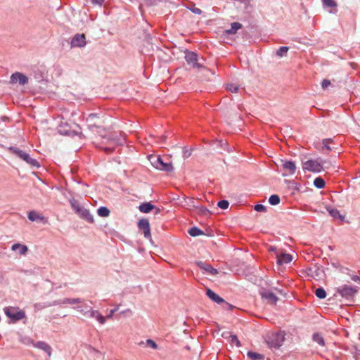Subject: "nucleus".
<instances>
[{"label":"nucleus","mask_w":360,"mask_h":360,"mask_svg":"<svg viewBox=\"0 0 360 360\" xmlns=\"http://www.w3.org/2000/svg\"><path fill=\"white\" fill-rule=\"evenodd\" d=\"M90 351L91 352H92L94 354H100L99 351L96 349L95 348H93V347H90Z\"/></svg>","instance_id":"603ef678"},{"label":"nucleus","mask_w":360,"mask_h":360,"mask_svg":"<svg viewBox=\"0 0 360 360\" xmlns=\"http://www.w3.org/2000/svg\"><path fill=\"white\" fill-rule=\"evenodd\" d=\"M34 347L37 349H39L41 350H43L48 354L49 356H51V353H52L51 347L46 342H44V341L37 342L34 344Z\"/></svg>","instance_id":"6ab92c4d"},{"label":"nucleus","mask_w":360,"mask_h":360,"mask_svg":"<svg viewBox=\"0 0 360 360\" xmlns=\"http://www.w3.org/2000/svg\"><path fill=\"white\" fill-rule=\"evenodd\" d=\"M151 163L154 167L160 170L170 172L173 170V167L171 163H165L160 157L151 158Z\"/></svg>","instance_id":"0eeeda50"},{"label":"nucleus","mask_w":360,"mask_h":360,"mask_svg":"<svg viewBox=\"0 0 360 360\" xmlns=\"http://www.w3.org/2000/svg\"><path fill=\"white\" fill-rule=\"evenodd\" d=\"M86 45V38L84 34H77L71 41L72 47H84Z\"/></svg>","instance_id":"dca6fc26"},{"label":"nucleus","mask_w":360,"mask_h":360,"mask_svg":"<svg viewBox=\"0 0 360 360\" xmlns=\"http://www.w3.org/2000/svg\"><path fill=\"white\" fill-rule=\"evenodd\" d=\"M332 142L330 139H326L323 140V144L324 148H326L328 150H331V148L329 146V143Z\"/></svg>","instance_id":"37998d69"},{"label":"nucleus","mask_w":360,"mask_h":360,"mask_svg":"<svg viewBox=\"0 0 360 360\" xmlns=\"http://www.w3.org/2000/svg\"><path fill=\"white\" fill-rule=\"evenodd\" d=\"M159 212H160V209H158V208H156V212H155V214H158V213H159Z\"/></svg>","instance_id":"13d9d810"},{"label":"nucleus","mask_w":360,"mask_h":360,"mask_svg":"<svg viewBox=\"0 0 360 360\" xmlns=\"http://www.w3.org/2000/svg\"><path fill=\"white\" fill-rule=\"evenodd\" d=\"M60 133L65 135H71L72 132H68L67 131H62L61 129L59 130Z\"/></svg>","instance_id":"864d4df0"},{"label":"nucleus","mask_w":360,"mask_h":360,"mask_svg":"<svg viewBox=\"0 0 360 360\" xmlns=\"http://www.w3.org/2000/svg\"><path fill=\"white\" fill-rule=\"evenodd\" d=\"M277 263L279 265L287 264L292 262V256L288 253H282L281 252H276Z\"/></svg>","instance_id":"f3484780"},{"label":"nucleus","mask_w":360,"mask_h":360,"mask_svg":"<svg viewBox=\"0 0 360 360\" xmlns=\"http://www.w3.org/2000/svg\"><path fill=\"white\" fill-rule=\"evenodd\" d=\"M6 315L14 321H20L25 317L23 311L14 307H8L4 309Z\"/></svg>","instance_id":"423d86ee"},{"label":"nucleus","mask_w":360,"mask_h":360,"mask_svg":"<svg viewBox=\"0 0 360 360\" xmlns=\"http://www.w3.org/2000/svg\"><path fill=\"white\" fill-rule=\"evenodd\" d=\"M118 309H119V306H117L114 309H110L109 314L106 316V317H105V319H112L113 316V314L118 310Z\"/></svg>","instance_id":"c03bdc74"},{"label":"nucleus","mask_w":360,"mask_h":360,"mask_svg":"<svg viewBox=\"0 0 360 360\" xmlns=\"http://www.w3.org/2000/svg\"><path fill=\"white\" fill-rule=\"evenodd\" d=\"M269 250H270V251H276V248H274V247H271V248H269Z\"/></svg>","instance_id":"6e6d98bb"},{"label":"nucleus","mask_w":360,"mask_h":360,"mask_svg":"<svg viewBox=\"0 0 360 360\" xmlns=\"http://www.w3.org/2000/svg\"><path fill=\"white\" fill-rule=\"evenodd\" d=\"M326 210L330 214L331 217H333L335 219H340V221H343L345 219V216L342 215L340 212L335 209L332 207L331 206H326Z\"/></svg>","instance_id":"412c9836"},{"label":"nucleus","mask_w":360,"mask_h":360,"mask_svg":"<svg viewBox=\"0 0 360 360\" xmlns=\"http://www.w3.org/2000/svg\"><path fill=\"white\" fill-rule=\"evenodd\" d=\"M188 233L193 237L203 235L204 233L200 229L197 227H192L188 230Z\"/></svg>","instance_id":"c85d7f7f"},{"label":"nucleus","mask_w":360,"mask_h":360,"mask_svg":"<svg viewBox=\"0 0 360 360\" xmlns=\"http://www.w3.org/2000/svg\"><path fill=\"white\" fill-rule=\"evenodd\" d=\"M356 292L357 290L355 287H352L349 285H343L338 289V292L342 297H345L347 299L352 297L356 294Z\"/></svg>","instance_id":"1a4fd4ad"},{"label":"nucleus","mask_w":360,"mask_h":360,"mask_svg":"<svg viewBox=\"0 0 360 360\" xmlns=\"http://www.w3.org/2000/svg\"><path fill=\"white\" fill-rule=\"evenodd\" d=\"M284 340L285 337L283 333H274L269 337L268 344L271 347L278 348L283 345Z\"/></svg>","instance_id":"6e6552de"},{"label":"nucleus","mask_w":360,"mask_h":360,"mask_svg":"<svg viewBox=\"0 0 360 360\" xmlns=\"http://www.w3.org/2000/svg\"><path fill=\"white\" fill-rule=\"evenodd\" d=\"M324 161L322 160H309L303 162L302 168L312 172H321L323 170Z\"/></svg>","instance_id":"39448f33"},{"label":"nucleus","mask_w":360,"mask_h":360,"mask_svg":"<svg viewBox=\"0 0 360 360\" xmlns=\"http://www.w3.org/2000/svg\"><path fill=\"white\" fill-rule=\"evenodd\" d=\"M255 210L257 212H265L266 210V207L262 204H257L255 206Z\"/></svg>","instance_id":"a18cd8bd"},{"label":"nucleus","mask_w":360,"mask_h":360,"mask_svg":"<svg viewBox=\"0 0 360 360\" xmlns=\"http://www.w3.org/2000/svg\"><path fill=\"white\" fill-rule=\"evenodd\" d=\"M199 201L193 198H187L184 199V206L188 210H194L198 207Z\"/></svg>","instance_id":"4be33fe9"},{"label":"nucleus","mask_w":360,"mask_h":360,"mask_svg":"<svg viewBox=\"0 0 360 360\" xmlns=\"http://www.w3.org/2000/svg\"><path fill=\"white\" fill-rule=\"evenodd\" d=\"M97 213L100 217H107L110 215V210L106 207H100Z\"/></svg>","instance_id":"cd10ccee"},{"label":"nucleus","mask_w":360,"mask_h":360,"mask_svg":"<svg viewBox=\"0 0 360 360\" xmlns=\"http://www.w3.org/2000/svg\"><path fill=\"white\" fill-rule=\"evenodd\" d=\"M167 138V135H163L160 137H159V141H158V143H162L165 141V140Z\"/></svg>","instance_id":"8fccbe9b"},{"label":"nucleus","mask_w":360,"mask_h":360,"mask_svg":"<svg viewBox=\"0 0 360 360\" xmlns=\"http://www.w3.org/2000/svg\"><path fill=\"white\" fill-rule=\"evenodd\" d=\"M322 3L325 8H334L337 7V3L335 0H322Z\"/></svg>","instance_id":"bb28decb"},{"label":"nucleus","mask_w":360,"mask_h":360,"mask_svg":"<svg viewBox=\"0 0 360 360\" xmlns=\"http://www.w3.org/2000/svg\"><path fill=\"white\" fill-rule=\"evenodd\" d=\"M195 264L202 270L204 271V273L207 274L212 276H216L219 274V271L214 269L212 266L209 264H207L202 261H197L195 262Z\"/></svg>","instance_id":"9d476101"},{"label":"nucleus","mask_w":360,"mask_h":360,"mask_svg":"<svg viewBox=\"0 0 360 360\" xmlns=\"http://www.w3.org/2000/svg\"><path fill=\"white\" fill-rule=\"evenodd\" d=\"M188 8L195 14L200 15L202 13V11L200 8L195 7L194 5L191 7H188Z\"/></svg>","instance_id":"79ce46f5"},{"label":"nucleus","mask_w":360,"mask_h":360,"mask_svg":"<svg viewBox=\"0 0 360 360\" xmlns=\"http://www.w3.org/2000/svg\"><path fill=\"white\" fill-rule=\"evenodd\" d=\"M70 203L72 210L80 218L89 223H93L94 221V217L92 214H91L90 212L82 206L77 200L73 198L70 199Z\"/></svg>","instance_id":"7ed1b4c3"},{"label":"nucleus","mask_w":360,"mask_h":360,"mask_svg":"<svg viewBox=\"0 0 360 360\" xmlns=\"http://www.w3.org/2000/svg\"><path fill=\"white\" fill-rule=\"evenodd\" d=\"M288 49V46H281L277 50L276 55L279 57H283L286 55Z\"/></svg>","instance_id":"72a5a7b5"},{"label":"nucleus","mask_w":360,"mask_h":360,"mask_svg":"<svg viewBox=\"0 0 360 360\" xmlns=\"http://www.w3.org/2000/svg\"><path fill=\"white\" fill-rule=\"evenodd\" d=\"M355 358H356V360H360L357 353L355 354Z\"/></svg>","instance_id":"4d7b16f0"},{"label":"nucleus","mask_w":360,"mask_h":360,"mask_svg":"<svg viewBox=\"0 0 360 360\" xmlns=\"http://www.w3.org/2000/svg\"><path fill=\"white\" fill-rule=\"evenodd\" d=\"M313 340L321 346H324L325 345L323 338L319 333H314L313 335Z\"/></svg>","instance_id":"2f4dec72"},{"label":"nucleus","mask_w":360,"mask_h":360,"mask_svg":"<svg viewBox=\"0 0 360 360\" xmlns=\"http://www.w3.org/2000/svg\"><path fill=\"white\" fill-rule=\"evenodd\" d=\"M314 185L317 188H322L325 186V181L321 177H317L314 181Z\"/></svg>","instance_id":"7c9ffc66"},{"label":"nucleus","mask_w":360,"mask_h":360,"mask_svg":"<svg viewBox=\"0 0 360 360\" xmlns=\"http://www.w3.org/2000/svg\"><path fill=\"white\" fill-rule=\"evenodd\" d=\"M80 302L76 304L72 308L86 318H94L99 323L104 324L105 318L98 310H94L88 303L80 298Z\"/></svg>","instance_id":"f03ea898"},{"label":"nucleus","mask_w":360,"mask_h":360,"mask_svg":"<svg viewBox=\"0 0 360 360\" xmlns=\"http://www.w3.org/2000/svg\"><path fill=\"white\" fill-rule=\"evenodd\" d=\"M29 220H30L31 221H43L44 219V217L39 214V213H37V212L35 211H30L29 213H28V216H27Z\"/></svg>","instance_id":"a878e982"},{"label":"nucleus","mask_w":360,"mask_h":360,"mask_svg":"<svg viewBox=\"0 0 360 360\" xmlns=\"http://www.w3.org/2000/svg\"><path fill=\"white\" fill-rule=\"evenodd\" d=\"M260 295L263 299L266 300L270 304H275L278 300V297L274 293L269 290H262Z\"/></svg>","instance_id":"a211bd4d"},{"label":"nucleus","mask_w":360,"mask_h":360,"mask_svg":"<svg viewBox=\"0 0 360 360\" xmlns=\"http://www.w3.org/2000/svg\"><path fill=\"white\" fill-rule=\"evenodd\" d=\"M229 338H230V342L231 344H235L237 347L240 346V341L238 340V339L236 335H231Z\"/></svg>","instance_id":"e433bc0d"},{"label":"nucleus","mask_w":360,"mask_h":360,"mask_svg":"<svg viewBox=\"0 0 360 360\" xmlns=\"http://www.w3.org/2000/svg\"><path fill=\"white\" fill-rule=\"evenodd\" d=\"M229 202L226 200H220L218 202V207L222 210H226L229 207Z\"/></svg>","instance_id":"4c0bfd02"},{"label":"nucleus","mask_w":360,"mask_h":360,"mask_svg":"<svg viewBox=\"0 0 360 360\" xmlns=\"http://www.w3.org/2000/svg\"><path fill=\"white\" fill-rule=\"evenodd\" d=\"M281 162L282 167L285 171V173L283 174V176L292 175L295 173L297 167L294 162L288 160H281Z\"/></svg>","instance_id":"9b49d317"},{"label":"nucleus","mask_w":360,"mask_h":360,"mask_svg":"<svg viewBox=\"0 0 360 360\" xmlns=\"http://www.w3.org/2000/svg\"><path fill=\"white\" fill-rule=\"evenodd\" d=\"M21 342H22L25 345H32L34 346V344L35 343L34 340L29 338V337H25L20 340Z\"/></svg>","instance_id":"58836bf2"},{"label":"nucleus","mask_w":360,"mask_h":360,"mask_svg":"<svg viewBox=\"0 0 360 360\" xmlns=\"http://www.w3.org/2000/svg\"><path fill=\"white\" fill-rule=\"evenodd\" d=\"M11 250L18 252L20 255H25L28 252V248L21 243H15L11 246Z\"/></svg>","instance_id":"aec40b11"},{"label":"nucleus","mask_w":360,"mask_h":360,"mask_svg":"<svg viewBox=\"0 0 360 360\" xmlns=\"http://www.w3.org/2000/svg\"><path fill=\"white\" fill-rule=\"evenodd\" d=\"M248 356L253 360H257V359H263V356L260 354H258V353H255V352H248Z\"/></svg>","instance_id":"c9c22d12"},{"label":"nucleus","mask_w":360,"mask_h":360,"mask_svg":"<svg viewBox=\"0 0 360 360\" xmlns=\"http://www.w3.org/2000/svg\"><path fill=\"white\" fill-rule=\"evenodd\" d=\"M330 84V82L328 79H323L321 83L322 88L324 89L328 88Z\"/></svg>","instance_id":"49530a36"},{"label":"nucleus","mask_w":360,"mask_h":360,"mask_svg":"<svg viewBox=\"0 0 360 360\" xmlns=\"http://www.w3.org/2000/svg\"><path fill=\"white\" fill-rule=\"evenodd\" d=\"M80 298H63L60 300H57L53 301V302L51 304L53 306L55 305H60V306H65L66 304H70L73 307L76 304L80 302Z\"/></svg>","instance_id":"ddd939ff"},{"label":"nucleus","mask_w":360,"mask_h":360,"mask_svg":"<svg viewBox=\"0 0 360 360\" xmlns=\"http://www.w3.org/2000/svg\"><path fill=\"white\" fill-rule=\"evenodd\" d=\"M91 3L94 5L101 6L104 0H91Z\"/></svg>","instance_id":"09e8293b"},{"label":"nucleus","mask_w":360,"mask_h":360,"mask_svg":"<svg viewBox=\"0 0 360 360\" xmlns=\"http://www.w3.org/2000/svg\"><path fill=\"white\" fill-rule=\"evenodd\" d=\"M352 280L354 281H359V278L357 276H354L352 277Z\"/></svg>","instance_id":"5fc2aeb1"},{"label":"nucleus","mask_w":360,"mask_h":360,"mask_svg":"<svg viewBox=\"0 0 360 360\" xmlns=\"http://www.w3.org/2000/svg\"><path fill=\"white\" fill-rule=\"evenodd\" d=\"M191 155V151L184 149L183 150V157L184 159L189 158Z\"/></svg>","instance_id":"de8ad7c7"},{"label":"nucleus","mask_w":360,"mask_h":360,"mask_svg":"<svg viewBox=\"0 0 360 360\" xmlns=\"http://www.w3.org/2000/svg\"><path fill=\"white\" fill-rule=\"evenodd\" d=\"M241 27L242 25L240 22H235L231 23L230 29L226 30L225 32L228 34H236Z\"/></svg>","instance_id":"393cba45"},{"label":"nucleus","mask_w":360,"mask_h":360,"mask_svg":"<svg viewBox=\"0 0 360 360\" xmlns=\"http://www.w3.org/2000/svg\"><path fill=\"white\" fill-rule=\"evenodd\" d=\"M138 227L143 231L144 237L149 238L150 237V224L148 219H141L139 221Z\"/></svg>","instance_id":"2eb2a0df"},{"label":"nucleus","mask_w":360,"mask_h":360,"mask_svg":"<svg viewBox=\"0 0 360 360\" xmlns=\"http://www.w3.org/2000/svg\"><path fill=\"white\" fill-rule=\"evenodd\" d=\"M269 202L272 205H276L280 202V198L278 195H272L270 196Z\"/></svg>","instance_id":"f704fd0d"},{"label":"nucleus","mask_w":360,"mask_h":360,"mask_svg":"<svg viewBox=\"0 0 360 360\" xmlns=\"http://www.w3.org/2000/svg\"><path fill=\"white\" fill-rule=\"evenodd\" d=\"M146 345L153 349H158V345L151 339H148L146 342Z\"/></svg>","instance_id":"a19ab883"},{"label":"nucleus","mask_w":360,"mask_h":360,"mask_svg":"<svg viewBox=\"0 0 360 360\" xmlns=\"http://www.w3.org/2000/svg\"><path fill=\"white\" fill-rule=\"evenodd\" d=\"M206 295L210 299L212 300L213 302L217 303V304H221V303H223L224 302V300L223 298H221V297H219L217 294H216L214 292H213L212 290L210 289H207L206 290Z\"/></svg>","instance_id":"5701e85b"},{"label":"nucleus","mask_w":360,"mask_h":360,"mask_svg":"<svg viewBox=\"0 0 360 360\" xmlns=\"http://www.w3.org/2000/svg\"><path fill=\"white\" fill-rule=\"evenodd\" d=\"M120 314H128V315H129V316H130V315H131V314H132V311H131V309H126V310H124V311H121V312H120Z\"/></svg>","instance_id":"3c124183"},{"label":"nucleus","mask_w":360,"mask_h":360,"mask_svg":"<svg viewBox=\"0 0 360 360\" xmlns=\"http://www.w3.org/2000/svg\"><path fill=\"white\" fill-rule=\"evenodd\" d=\"M226 89L231 92L236 93L238 90V86L233 84H229L227 85Z\"/></svg>","instance_id":"ea45409f"},{"label":"nucleus","mask_w":360,"mask_h":360,"mask_svg":"<svg viewBox=\"0 0 360 360\" xmlns=\"http://www.w3.org/2000/svg\"><path fill=\"white\" fill-rule=\"evenodd\" d=\"M315 295L319 299H324L326 297V292L323 288H319L315 290Z\"/></svg>","instance_id":"473e14b6"},{"label":"nucleus","mask_w":360,"mask_h":360,"mask_svg":"<svg viewBox=\"0 0 360 360\" xmlns=\"http://www.w3.org/2000/svg\"><path fill=\"white\" fill-rule=\"evenodd\" d=\"M8 150L10 153L15 155L22 160L25 161L31 167L36 168H39L40 167V165L37 160L31 158L28 153L22 150L21 149L15 146H10L9 148H8Z\"/></svg>","instance_id":"20e7f679"},{"label":"nucleus","mask_w":360,"mask_h":360,"mask_svg":"<svg viewBox=\"0 0 360 360\" xmlns=\"http://www.w3.org/2000/svg\"><path fill=\"white\" fill-rule=\"evenodd\" d=\"M185 59L188 64L193 65V68L201 67V65L198 63V55L193 51H187L185 54Z\"/></svg>","instance_id":"4468645a"},{"label":"nucleus","mask_w":360,"mask_h":360,"mask_svg":"<svg viewBox=\"0 0 360 360\" xmlns=\"http://www.w3.org/2000/svg\"><path fill=\"white\" fill-rule=\"evenodd\" d=\"M86 122L89 129L91 131L93 132L96 131L100 134L102 141L101 145L98 147L103 149L105 153H110L114 150L115 146L122 144L124 139L118 138L115 134H102V131H104L105 129L99 125L101 122L97 114L92 113L89 115L86 118Z\"/></svg>","instance_id":"f257e3e1"},{"label":"nucleus","mask_w":360,"mask_h":360,"mask_svg":"<svg viewBox=\"0 0 360 360\" xmlns=\"http://www.w3.org/2000/svg\"><path fill=\"white\" fill-rule=\"evenodd\" d=\"M153 209H155V206L150 202L141 203L139 207V210L143 213H148Z\"/></svg>","instance_id":"b1692460"},{"label":"nucleus","mask_w":360,"mask_h":360,"mask_svg":"<svg viewBox=\"0 0 360 360\" xmlns=\"http://www.w3.org/2000/svg\"><path fill=\"white\" fill-rule=\"evenodd\" d=\"M10 82L11 84H15L18 82L20 85H25L28 82V78L25 75L17 72L11 75Z\"/></svg>","instance_id":"f8f14e48"},{"label":"nucleus","mask_w":360,"mask_h":360,"mask_svg":"<svg viewBox=\"0 0 360 360\" xmlns=\"http://www.w3.org/2000/svg\"><path fill=\"white\" fill-rule=\"evenodd\" d=\"M194 210H196L198 214H202L204 216H207L210 214L209 210L206 207H205L202 205H200L199 204H198V207H197Z\"/></svg>","instance_id":"c756f323"}]
</instances>
